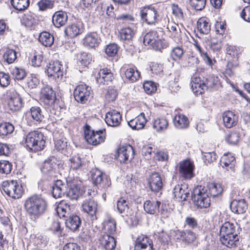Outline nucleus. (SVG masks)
<instances>
[{"instance_id":"obj_1","label":"nucleus","mask_w":250,"mask_h":250,"mask_svg":"<svg viewBox=\"0 0 250 250\" xmlns=\"http://www.w3.org/2000/svg\"><path fill=\"white\" fill-rule=\"evenodd\" d=\"M48 203L45 198L41 194H32L25 199L23 201V208L29 219L34 222L41 217L46 211Z\"/></svg>"},{"instance_id":"obj_2","label":"nucleus","mask_w":250,"mask_h":250,"mask_svg":"<svg viewBox=\"0 0 250 250\" xmlns=\"http://www.w3.org/2000/svg\"><path fill=\"white\" fill-rule=\"evenodd\" d=\"M241 229L237 223L226 221L219 230V240L221 243L229 249H235L239 244V234Z\"/></svg>"},{"instance_id":"obj_3","label":"nucleus","mask_w":250,"mask_h":250,"mask_svg":"<svg viewBox=\"0 0 250 250\" xmlns=\"http://www.w3.org/2000/svg\"><path fill=\"white\" fill-rule=\"evenodd\" d=\"M24 144L27 149L32 152H38L44 148L45 140L43 134L38 130L29 132L24 139Z\"/></svg>"},{"instance_id":"obj_4","label":"nucleus","mask_w":250,"mask_h":250,"mask_svg":"<svg viewBox=\"0 0 250 250\" xmlns=\"http://www.w3.org/2000/svg\"><path fill=\"white\" fill-rule=\"evenodd\" d=\"M56 92L53 88L46 85L43 87L40 92V101L41 104L50 112L57 108Z\"/></svg>"},{"instance_id":"obj_5","label":"nucleus","mask_w":250,"mask_h":250,"mask_svg":"<svg viewBox=\"0 0 250 250\" xmlns=\"http://www.w3.org/2000/svg\"><path fill=\"white\" fill-rule=\"evenodd\" d=\"M84 139L87 144L96 146L104 143L106 139V132L104 128L95 130L89 125H86L84 129Z\"/></svg>"},{"instance_id":"obj_6","label":"nucleus","mask_w":250,"mask_h":250,"mask_svg":"<svg viewBox=\"0 0 250 250\" xmlns=\"http://www.w3.org/2000/svg\"><path fill=\"white\" fill-rule=\"evenodd\" d=\"M1 186L5 194L14 199L21 198L24 193L23 187L17 180L4 181L1 183Z\"/></svg>"},{"instance_id":"obj_7","label":"nucleus","mask_w":250,"mask_h":250,"mask_svg":"<svg viewBox=\"0 0 250 250\" xmlns=\"http://www.w3.org/2000/svg\"><path fill=\"white\" fill-rule=\"evenodd\" d=\"M140 15L142 20L148 25H155L161 21L159 11L151 5L142 8Z\"/></svg>"},{"instance_id":"obj_8","label":"nucleus","mask_w":250,"mask_h":250,"mask_svg":"<svg viewBox=\"0 0 250 250\" xmlns=\"http://www.w3.org/2000/svg\"><path fill=\"white\" fill-rule=\"evenodd\" d=\"M195 166L194 162L189 158L180 161L178 164V173L180 178L190 180L195 176Z\"/></svg>"},{"instance_id":"obj_9","label":"nucleus","mask_w":250,"mask_h":250,"mask_svg":"<svg viewBox=\"0 0 250 250\" xmlns=\"http://www.w3.org/2000/svg\"><path fill=\"white\" fill-rule=\"evenodd\" d=\"M73 94L77 102L84 104L93 97V92L90 86L82 83L75 87Z\"/></svg>"},{"instance_id":"obj_10","label":"nucleus","mask_w":250,"mask_h":250,"mask_svg":"<svg viewBox=\"0 0 250 250\" xmlns=\"http://www.w3.org/2000/svg\"><path fill=\"white\" fill-rule=\"evenodd\" d=\"M6 103L8 107L12 111H19L23 104L22 98L14 89H10L6 92Z\"/></svg>"},{"instance_id":"obj_11","label":"nucleus","mask_w":250,"mask_h":250,"mask_svg":"<svg viewBox=\"0 0 250 250\" xmlns=\"http://www.w3.org/2000/svg\"><path fill=\"white\" fill-rule=\"evenodd\" d=\"M123 78L130 83H134L141 78L140 72L137 67L132 63L124 64L121 68Z\"/></svg>"},{"instance_id":"obj_12","label":"nucleus","mask_w":250,"mask_h":250,"mask_svg":"<svg viewBox=\"0 0 250 250\" xmlns=\"http://www.w3.org/2000/svg\"><path fill=\"white\" fill-rule=\"evenodd\" d=\"M116 153L118 160L121 163L125 164L132 160L135 155L133 147L129 144L120 145L118 147Z\"/></svg>"},{"instance_id":"obj_13","label":"nucleus","mask_w":250,"mask_h":250,"mask_svg":"<svg viewBox=\"0 0 250 250\" xmlns=\"http://www.w3.org/2000/svg\"><path fill=\"white\" fill-rule=\"evenodd\" d=\"M145 43L155 46L157 50L166 48L167 46L165 40L160 39L158 32L155 30H151L146 33L144 37Z\"/></svg>"},{"instance_id":"obj_14","label":"nucleus","mask_w":250,"mask_h":250,"mask_svg":"<svg viewBox=\"0 0 250 250\" xmlns=\"http://www.w3.org/2000/svg\"><path fill=\"white\" fill-rule=\"evenodd\" d=\"M57 159L54 156L49 157L41 166L40 169L42 172L48 178L56 177L57 176Z\"/></svg>"},{"instance_id":"obj_15","label":"nucleus","mask_w":250,"mask_h":250,"mask_svg":"<svg viewBox=\"0 0 250 250\" xmlns=\"http://www.w3.org/2000/svg\"><path fill=\"white\" fill-rule=\"evenodd\" d=\"M194 194L196 197V205L200 208H207L210 205V196L205 190V187L198 186L194 189Z\"/></svg>"},{"instance_id":"obj_16","label":"nucleus","mask_w":250,"mask_h":250,"mask_svg":"<svg viewBox=\"0 0 250 250\" xmlns=\"http://www.w3.org/2000/svg\"><path fill=\"white\" fill-rule=\"evenodd\" d=\"M82 210L86 214V216L93 222L97 219L98 203L94 199L90 198L83 201L81 206Z\"/></svg>"},{"instance_id":"obj_17","label":"nucleus","mask_w":250,"mask_h":250,"mask_svg":"<svg viewBox=\"0 0 250 250\" xmlns=\"http://www.w3.org/2000/svg\"><path fill=\"white\" fill-rule=\"evenodd\" d=\"M167 28L169 37L177 43L182 44L188 39L186 33L182 32L179 25L175 22L168 23Z\"/></svg>"},{"instance_id":"obj_18","label":"nucleus","mask_w":250,"mask_h":250,"mask_svg":"<svg viewBox=\"0 0 250 250\" xmlns=\"http://www.w3.org/2000/svg\"><path fill=\"white\" fill-rule=\"evenodd\" d=\"M92 180L93 184L99 188L106 189L111 185L109 177L99 170L92 173Z\"/></svg>"},{"instance_id":"obj_19","label":"nucleus","mask_w":250,"mask_h":250,"mask_svg":"<svg viewBox=\"0 0 250 250\" xmlns=\"http://www.w3.org/2000/svg\"><path fill=\"white\" fill-rule=\"evenodd\" d=\"M63 66L58 61L50 62L47 66L45 73L48 77L56 79L62 78L63 74Z\"/></svg>"},{"instance_id":"obj_20","label":"nucleus","mask_w":250,"mask_h":250,"mask_svg":"<svg viewBox=\"0 0 250 250\" xmlns=\"http://www.w3.org/2000/svg\"><path fill=\"white\" fill-rule=\"evenodd\" d=\"M134 250H154L152 240L146 235H138L134 242Z\"/></svg>"},{"instance_id":"obj_21","label":"nucleus","mask_w":250,"mask_h":250,"mask_svg":"<svg viewBox=\"0 0 250 250\" xmlns=\"http://www.w3.org/2000/svg\"><path fill=\"white\" fill-rule=\"evenodd\" d=\"M113 79V74L107 67L100 68L96 77V82L100 85H108Z\"/></svg>"},{"instance_id":"obj_22","label":"nucleus","mask_w":250,"mask_h":250,"mask_svg":"<svg viewBox=\"0 0 250 250\" xmlns=\"http://www.w3.org/2000/svg\"><path fill=\"white\" fill-rule=\"evenodd\" d=\"M116 242L114 237L106 233L101 234L98 239V247L105 250H114Z\"/></svg>"},{"instance_id":"obj_23","label":"nucleus","mask_w":250,"mask_h":250,"mask_svg":"<svg viewBox=\"0 0 250 250\" xmlns=\"http://www.w3.org/2000/svg\"><path fill=\"white\" fill-rule=\"evenodd\" d=\"M224 126L230 129L235 126L238 122V116L230 110L224 111L222 115Z\"/></svg>"},{"instance_id":"obj_24","label":"nucleus","mask_w":250,"mask_h":250,"mask_svg":"<svg viewBox=\"0 0 250 250\" xmlns=\"http://www.w3.org/2000/svg\"><path fill=\"white\" fill-rule=\"evenodd\" d=\"M104 120L108 126L117 127L121 123L122 116L119 111L115 109H112L106 113Z\"/></svg>"},{"instance_id":"obj_25","label":"nucleus","mask_w":250,"mask_h":250,"mask_svg":"<svg viewBox=\"0 0 250 250\" xmlns=\"http://www.w3.org/2000/svg\"><path fill=\"white\" fill-rule=\"evenodd\" d=\"M190 83L192 90L196 96L204 94L207 89L204 78L202 79L199 76H193Z\"/></svg>"},{"instance_id":"obj_26","label":"nucleus","mask_w":250,"mask_h":250,"mask_svg":"<svg viewBox=\"0 0 250 250\" xmlns=\"http://www.w3.org/2000/svg\"><path fill=\"white\" fill-rule=\"evenodd\" d=\"M205 190L209 195L213 198H217L222 196L224 188L222 184L216 182H209L207 183Z\"/></svg>"},{"instance_id":"obj_27","label":"nucleus","mask_w":250,"mask_h":250,"mask_svg":"<svg viewBox=\"0 0 250 250\" xmlns=\"http://www.w3.org/2000/svg\"><path fill=\"white\" fill-rule=\"evenodd\" d=\"M148 186L151 190L154 192H158L163 188V183L160 175L157 172H153L148 179Z\"/></svg>"},{"instance_id":"obj_28","label":"nucleus","mask_w":250,"mask_h":250,"mask_svg":"<svg viewBox=\"0 0 250 250\" xmlns=\"http://www.w3.org/2000/svg\"><path fill=\"white\" fill-rule=\"evenodd\" d=\"M84 31L83 26L79 23L69 24L64 28V34L67 39H73L82 34Z\"/></svg>"},{"instance_id":"obj_29","label":"nucleus","mask_w":250,"mask_h":250,"mask_svg":"<svg viewBox=\"0 0 250 250\" xmlns=\"http://www.w3.org/2000/svg\"><path fill=\"white\" fill-rule=\"evenodd\" d=\"M147 121L145 113L141 112L134 118L128 121L127 123L132 129L140 130L145 127Z\"/></svg>"},{"instance_id":"obj_30","label":"nucleus","mask_w":250,"mask_h":250,"mask_svg":"<svg viewBox=\"0 0 250 250\" xmlns=\"http://www.w3.org/2000/svg\"><path fill=\"white\" fill-rule=\"evenodd\" d=\"M67 21V13L62 10L55 12L52 16V23L56 28H60L64 26Z\"/></svg>"},{"instance_id":"obj_31","label":"nucleus","mask_w":250,"mask_h":250,"mask_svg":"<svg viewBox=\"0 0 250 250\" xmlns=\"http://www.w3.org/2000/svg\"><path fill=\"white\" fill-rule=\"evenodd\" d=\"M3 62L10 64L14 63L17 59L18 52L15 49L9 46L3 47L0 50Z\"/></svg>"},{"instance_id":"obj_32","label":"nucleus","mask_w":250,"mask_h":250,"mask_svg":"<svg viewBox=\"0 0 250 250\" xmlns=\"http://www.w3.org/2000/svg\"><path fill=\"white\" fill-rule=\"evenodd\" d=\"M173 123L174 126L179 129L187 128L189 125L188 118L184 114L177 112L174 115Z\"/></svg>"},{"instance_id":"obj_33","label":"nucleus","mask_w":250,"mask_h":250,"mask_svg":"<svg viewBox=\"0 0 250 250\" xmlns=\"http://www.w3.org/2000/svg\"><path fill=\"white\" fill-rule=\"evenodd\" d=\"M44 58L43 52L40 48L34 49L30 54L29 60L32 66L39 67L42 66Z\"/></svg>"},{"instance_id":"obj_34","label":"nucleus","mask_w":250,"mask_h":250,"mask_svg":"<svg viewBox=\"0 0 250 250\" xmlns=\"http://www.w3.org/2000/svg\"><path fill=\"white\" fill-rule=\"evenodd\" d=\"M192 44L194 45L195 49L199 52L201 57L206 64L210 66H212L214 63L216 62L215 60H212L207 51V49H204L202 47L201 43L199 42L198 41L193 39Z\"/></svg>"},{"instance_id":"obj_35","label":"nucleus","mask_w":250,"mask_h":250,"mask_svg":"<svg viewBox=\"0 0 250 250\" xmlns=\"http://www.w3.org/2000/svg\"><path fill=\"white\" fill-rule=\"evenodd\" d=\"M231 211L237 214H242L246 212L248 208V204L244 199L233 200L230 205Z\"/></svg>"},{"instance_id":"obj_36","label":"nucleus","mask_w":250,"mask_h":250,"mask_svg":"<svg viewBox=\"0 0 250 250\" xmlns=\"http://www.w3.org/2000/svg\"><path fill=\"white\" fill-rule=\"evenodd\" d=\"M235 162V156L229 152L225 153L220 160V165L228 170H234Z\"/></svg>"},{"instance_id":"obj_37","label":"nucleus","mask_w":250,"mask_h":250,"mask_svg":"<svg viewBox=\"0 0 250 250\" xmlns=\"http://www.w3.org/2000/svg\"><path fill=\"white\" fill-rule=\"evenodd\" d=\"M69 189L67 192V196L72 200L77 199L82 191L81 184L77 180H73L69 183Z\"/></svg>"},{"instance_id":"obj_38","label":"nucleus","mask_w":250,"mask_h":250,"mask_svg":"<svg viewBox=\"0 0 250 250\" xmlns=\"http://www.w3.org/2000/svg\"><path fill=\"white\" fill-rule=\"evenodd\" d=\"M167 119L165 116L157 117L152 121V127L157 132H160L166 130L168 126Z\"/></svg>"},{"instance_id":"obj_39","label":"nucleus","mask_w":250,"mask_h":250,"mask_svg":"<svg viewBox=\"0 0 250 250\" xmlns=\"http://www.w3.org/2000/svg\"><path fill=\"white\" fill-rule=\"evenodd\" d=\"M100 42V38L97 32H90L83 39V44L92 48L98 46Z\"/></svg>"},{"instance_id":"obj_40","label":"nucleus","mask_w":250,"mask_h":250,"mask_svg":"<svg viewBox=\"0 0 250 250\" xmlns=\"http://www.w3.org/2000/svg\"><path fill=\"white\" fill-rule=\"evenodd\" d=\"M196 26L198 31L201 34H208L210 31L211 23L208 18L202 17L198 20Z\"/></svg>"},{"instance_id":"obj_41","label":"nucleus","mask_w":250,"mask_h":250,"mask_svg":"<svg viewBox=\"0 0 250 250\" xmlns=\"http://www.w3.org/2000/svg\"><path fill=\"white\" fill-rule=\"evenodd\" d=\"M76 57L77 63L83 67H87L92 61L91 54L85 52H81L77 53Z\"/></svg>"},{"instance_id":"obj_42","label":"nucleus","mask_w":250,"mask_h":250,"mask_svg":"<svg viewBox=\"0 0 250 250\" xmlns=\"http://www.w3.org/2000/svg\"><path fill=\"white\" fill-rule=\"evenodd\" d=\"M177 234L178 235L177 239L187 243L193 242L196 238L195 233L190 230L179 231Z\"/></svg>"},{"instance_id":"obj_43","label":"nucleus","mask_w":250,"mask_h":250,"mask_svg":"<svg viewBox=\"0 0 250 250\" xmlns=\"http://www.w3.org/2000/svg\"><path fill=\"white\" fill-rule=\"evenodd\" d=\"M135 34L134 29L130 27H124L119 31L118 37L121 40L130 41L132 40Z\"/></svg>"},{"instance_id":"obj_44","label":"nucleus","mask_w":250,"mask_h":250,"mask_svg":"<svg viewBox=\"0 0 250 250\" xmlns=\"http://www.w3.org/2000/svg\"><path fill=\"white\" fill-rule=\"evenodd\" d=\"M39 41L45 47H51L54 43V37L51 33L47 31H43L40 34Z\"/></svg>"},{"instance_id":"obj_45","label":"nucleus","mask_w":250,"mask_h":250,"mask_svg":"<svg viewBox=\"0 0 250 250\" xmlns=\"http://www.w3.org/2000/svg\"><path fill=\"white\" fill-rule=\"evenodd\" d=\"M15 127L9 122H3L0 124V137L2 139L9 137L12 134Z\"/></svg>"},{"instance_id":"obj_46","label":"nucleus","mask_w":250,"mask_h":250,"mask_svg":"<svg viewBox=\"0 0 250 250\" xmlns=\"http://www.w3.org/2000/svg\"><path fill=\"white\" fill-rule=\"evenodd\" d=\"M56 210L60 218L67 217L70 211V205L65 200H62L57 205Z\"/></svg>"},{"instance_id":"obj_47","label":"nucleus","mask_w":250,"mask_h":250,"mask_svg":"<svg viewBox=\"0 0 250 250\" xmlns=\"http://www.w3.org/2000/svg\"><path fill=\"white\" fill-rule=\"evenodd\" d=\"M240 129H234L225 137V141L230 145H237L241 139Z\"/></svg>"},{"instance_id":"obj_48","label":"nucleus","mask_w":250,"mask_h":250,"mask_svg":"<svg viewBox=\"0 0 250 250\" xmlns=\"http://www.w3.org/2000/svg\"><path fill=\"white\" fill-rule=\"evenodd\" d=\"M84 163V161L78 154L72 156L69 160V166L72 170H81Z\"/></svg>"},{"instance_id":"obj_49","label":"nucleus","mask_w":250,"mask_h":250,"mask_svg":"<svg viewBox=\"0 0 250 250\" xmlns=\"http://www.w3.org/2000/svg\"><path fill=\"white\" fill-rule=\"evenodd\" d=\"M103 233H106L109 235L113 234L116 230V223L115 220L112 218H109L107 220H104L103 222Z\"/></svg>"},{"instance_id":"obj_50","label":"nucleus","mask_w":250,"mask_h":250,"mask_svg":"<svg viewBox=\"0 0 250 250\" xmlns=\"http://www.w3.org/2000/svg\"><path fill=\"white\" fill-rule=\"evenodd\" d=\"M64 184L61 180H57L52 186V194L53 196L57 199L61 198L64 195L63 188Z\"/></svg>"},{"instance_id":"obj_51","label":"nucleus","mask_w":250,"mask_h":250,"mask_svg":"<svg viewBox=\"0 0 250 250\" xmlns=\"http://www.w3.org/2000/svg\"><path fill=\"white\" fill-rule=\"evenodd\" d=\"M161 205V203L159 201H157L156 202H152L150 200H147L144 203V208L147 213L154 214L157 212L158 208Z\"/></svg>"},{"instance_id":"obj_52","label":"nucleus","mask_w":250,"mask_h":250,"mask_svg":"<svg viewBox=\"0 0 250 250\" xmlns=\"http://www.w3.org/2000/svg\"><path fill=\"white\" fill-rule=\"evenodd\" d=\"M81 224V221L79 216L72 215L66 222V226L70 230L75 231L78 229Z\"/></svg>"},{"instance_id":"obj_53","label":"nucleus","mask_w":250,"mask_h":250,"mask_svg":"<svg viewBox=\"0 0 250 250\" xmlns=\"http://www.w3.org/2000/svg\"><path fill=\"white\" fill-rule=\"evenodd\" d=\"M21 22L22 25L27 27H31L35 22L34 15L31 12L24 14L21 19Z\"/></svg>"},{"instance_id":"obj_54","label":"nucleus","mask_w":250,"mask_h":250,"mask_svg":"<svg viewBox=\"0 0 250 250\" xmlns=\"http://www.w3.org/2000/svg\"><path fill=\"white\" fill-rule=\"evenodd\" d=\"M11 3L14 8L22 11L26 9L29 6V0H11Z\"/></svg>"},{"instance_id":"obj_55","label":"nucleus","mask_w":250,"mask_h":250,"mask_svg":"<svg viewBox=\"0 0 250 250\" xmlns=\"http://www.w3.org/2000/svg\"><path fill=\"white\" fill-rule=\"evenodd\" d=\"M227 56L234 60H238L241 54L239 47L234 45H229L226 48Z\"/></svg>"},{"instance_id":"obj_56","label":"nucleus","mask_w":250,"mask_h":250,"mask_svg":"<svg viewBox=\"0 0 250 250\" xmlns=\"http://www.w3.org/2000/svg\"><path fill=\"white\" fill-rule=\"evenodd\" d=\"M29 113L32 118L37 122L41 123L44 118L42 112L40 107H31L30 109Z\"/></svg>"},{"instance_id":"obj_57","label":"nucleus","mask_w":250,"mask_h":250,"mask_svg":"<svg viewBox=\"0 0 250 250\" xmlns=\"http://www.w3.org/2000/svg\"><path fill=\"white\" fill-rule=\"evenodd\" d=\"M54 3L53 0H40L37 5L40 11L44 12L52 9L54 7Z\"/></svg>"},{"instance_id":"obj_58","label":"nucleus","mask_w":250,"mask_h":250,"mask_svg":"<svg viewBox=\"0 0 250 250\" xmlns=\"http://www.w3.org/2000/svg\"><path fill=\"white\" fill-rule=\"evenodd\" d=\"M238 66L239 63L238 60L228 61L225 70V74L230 77H232L234 75L235 69Z\"/></svg>"},{"instance_id":"obj_59","label":"nucleus","mask_w":250,"mask_h":250,"mask_svg":"<svg viewBox=\"0 0 250 250\" xmlns=\"http://www.w3.org/2000/svg\"><path fill=\"white\" fill-rule=\"evenodd\" d=\"M205 81L207 89L218 86L221 84L219 77L214 75L208 76L205 80Z\"/></svg>"},{"instance_id":"obj_60","label":"nucleus","mask_w":250,"mask_h":250,"mask_svg":"<svg viewBox=\"0 0 250 250\" xmlns=\"http://www.w3.org/2000/svg\"><path fill=\"white\" fill-rule=\"evenodd\" d=\"M184 53V50L182 47L176 46L171 50L170 57L172 60L176 62L179 61L182 59Z\"/></svg>"},{"instance_id":"obj_61","label":"nucleus","mask_w":250,"mask_h":250,"mask_svg":"<svg viewBox=\"0 0 250 250\" xmlns=\"http://www.w3.org/2000/svg\"><path fill=\"white\" fill-rule=\"evenodd\" d=\"M202 155L203 160L206 165L210 164L217 160V156L214 151L203 152Z\"/></svg>"},{"instance_id":"obj_62","label":"nucleus","mask_w":250,"mask_h":250,"mask_svg":"<svg viewBox=\"0 0 250 250\" xmlns=\"http://www.w3.org/2000/svg\"><path fill=\"white\" fill-rule=\"evenodd\" d=\"M63 228L62 227L61 223L58 221H53L49 228V230L59 237L64 235V234H63Z\"/></svg>"},{"instance_id":"obj_63","label":"nucleus","mask_w":250,"mask_h":250,"mask_svg":"<svg viewBox=\"0 0 250 250\" xmlns=\"http://www.w3.org/2000/svg\"><path fill=\"white\" fill-rule=\"evenodd\" d=\"M13 168L11 163L6 160H0V173L7 175L11 173Z\"/></svg>"},{"instance_id":"obj_64","label":"nucleus","mask_w":250,"mask_h":250,"mask_svg":"<svg viewBox=\"0 0 250 250\" xmlns=\"http://www.w3.org/2000/svg\"><path fill=\"white\" fill-rule=\"evenodd\" d=\"M143 88L146 93L151 95L156 92L157 85L152 81H147L144 83Z\"/></svg>"}]
</instances>
